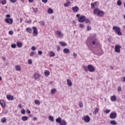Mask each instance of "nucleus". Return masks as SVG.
Masks as SVG:
<instances>
[{
    "instance_id": "obj_1",
    "label": "nucleus",
    "mask_w": 125,
    "mask_h": 125,
    "mask_svg": "<svg viewBox=\"0 0 125 125\" xmlns=\"http://www.w3.org/2000/svg\"><path fill=\"white\" fill-rule=\"evenodd\" d=\"M86 44L89 48H90V47L95 48L100 44L98 40L94 38H88L87 39Z\"/></svg>"
},
{
    "instance_id": "obj_2",
    "label": "nucleus",
    "mask_w": 125,
    "mask_h": 125,
    "mask_svg": "<svg viewBox=\"0 0 125 125\" xmlns=\"http://www.w3.org/2000/svg\"><path fill=\"white\" fill-rule=\"evenodd\" d=\"M112 29L117 34V35H118V36H122V33L121 32V28L119 26H114L112 27Z\"/></svg>"
},
{
    "instance_id": "obj_3",
    "label": "nucleus",
    "mask_w": 125,
    "mask_h": 125,
    "mask_svg": "<svg viewBox=\"0 0 125 125\" xmlns=\"http://www.w3.org/2000/svg\"><path fill=\"white\" fill-rule=\"evenodd\" d=\"M55 35L57 39H63V37H64V34L59 30L56 31Z\"/></svg>"
},
{
    "instance_id": "obj_4",
    "label": "nucleus",
    "mask_w": 125,
    "mask_h": 125,
    "mask_svg": "<svg viewBox=\"0 0 125 125\" xmlns=\"http://www.w3.org/2000/svg\"><path fill=\"white\" fill-rule=\"evenodd\" d=\"M56 123L60 124V125H66L67 122L65 120H61V118L59 117L56 119Z\"/></svg>"
},
{
    "instance_id": "obj_5",
    "label": "nucleus",
    "mask_w": 125,
    "mask_h": 125,
    "mask_svg": "<svg viewBox=\"0 0 125 125\" xmlns=\"http://www.w3.org/2000/svg\"><path fill=\"white\" fill-rule=\"evenodd\" d=\"M76 17H77L78 21L80 23H83V21L85 20V17L84 16H80V14H77L76 15Z\"/></svg>"
},
{
    "instance_id": "obj_6",
    "label": "nucleus",
    "mask_w": 125,
    "mask_h": 125,
    "mask_svg": "<svg viewBox=\"0 0 125 125\" xmlns=\"http://www.w3.org/2000/svg\"><path fill=\"white\" fill-rule=\"evenodd\" d=\"M87 69L89 72H90L91 73H93V72H94V71H95V68L93 65L91 64H89L87 66Z\"/></svg>"
},
{
    "instance_id": "obj_7",
    "label": "nucleus",
    "mask_w": 125,
    "mask_h": 125,
    "mask_svg": "<svg viewBox=\"0 0 125 125\" xmlns=\"http://www.w3.org/2000/svg\"><path fill=\"white\" fill-rule=\"evenodd\" d=\"M82 120H83L85 123H89V122H90V118L88 115H85L82 117Z\"/></svg>"
},
{
    "instance_id": "obj_8",
    "label": "nucleus",
    "mask_w": 125,
    "mask_h": 125,
    "mask_svg": "<svg viewBox=\"0 0 125 125\" xmlns=\"http://www.w3.org/2000/svg\"><path fill=\"white\" fill-rule=\"evenodd\" d=\"M121 45H116L115 46V51L117 52V53H120L121 52Z\"/></svg>"
},
{
    "instance_id": "obj_9",
    "label": "nucleus",
    "mask_w": 125,
    "mask_h": 125,
    "mask_svg": "<svg viewBox=\"0 0 125 125\" xmlns=\"http://www.w3.org/2000/svg\"><path fill=\"white\" fill-rule=\"evenodd\" d=\"M32 29L33 30V35L34 37H36L38 36V29L37 27L33 26L32 27Z\"/></svg>"
},
{
    "instance_id": "obj_10",
    "label": "nucleus",
    "mask_w": 125,
    "mask_h": 125,
    "mask_svg": "<svg viewBox=\"0 0 125 125\" xmlns=\"http://www.w3.org/2000/svg\"><path fill=\"white\" fill-rule=\"evenodd\" d=\"M5 22L8 24H11L13 23V20L11 18H6L5 19Z\"/></svg>"
},
{
    "instance_id": "obj_11",
    "label": "nucleus",
    "mask_w": 125,
    "mask_h": 125,
    "mask_svg": "<svg viewBox=\"0 0 125 125\" xmlns=\"http://www.w3.org/2000/svg\"><path fill=\"white\" fill-rule=\"evenodd\" d=\"M109 117L110 119H116V118H117V113L111 112L109 115Z\"/></svg>"
},
{
    "instance_id": "obj_12",
    "label": "nucleus",
    "mask_w": 125,
    "mask_h": 125,
    "mask_svg": "<svg viewBox=\"0 0 125 125\" xmlns=\"http://www.w3.org/2000/svg\"><path fill=\"white\" fill-rule=\"evenodd\" d=\"M0 104L2 108H4L5 107V102H4V101L2 100H0Z\"/></svg>"
},
{
    "instance_id": "obj_13",
    "label": "nucleus",
    "mask_w": 125,
    "mask_h": 125,
    "mask_svg": "<svg viewBox=\"0 0 125 125\" xmlns=\"http://www.w3.org/2000/svg\"><path fill=\"white\" fill-rule=\"evenodd\" d=\"M6 98H7V99H8V100H11V101H12L14 99L13 96L10 95H7L6 96Z\"/></svg>"
},
{
    "instance_id": "obj_14",
    "label": "nucleus",
    "mask_w": 125,
    "mask_h": 125,
    "mask_svg": "<svg viewBox=\"0 0 125 125\" xmlns=\"http://www.w3.org/2000/svg\"><path fill=\"white\" fill-rule=\"evenodd\" d=\"M71 4V2L69 0H67L66 2L64 4V7H68V6H70V5Z\"/></svg>"
},
{
    "instance_id": "obj_15",
    "label": "nucleus",
    "mask_w": 125,
    "mask_h": 125,
    "mask_svg": "<svg viewBox=\"0 0 125 125\" xmlns=\"http://www.w3.org/2000/svg\"><path fill=\"white\" fill-rule=\"evenodd\" d=\"M98 16H99V17H101L102 16H103V15H104V12H103V11H99V13L98 14Z\"/></svg>"
},
{
    "instance_id": "obj_16",
    "label": "nucleus",
    "mask_w": 125,
    "mask_h": 125,
    "mask_svg": "<svg viewBox=\"0 0 125 125\" xmlns=\"http://www.w3.org/2000/svg\"><path fill=\"white\" fill-rule=\"evenodd\" d=\"M34 78L35 80H38V79H40V74L38 73H35L34 75Z\"/></svg>"
},
{
    "instance_id": "obj_17",
    "label": "nucleus",
    "mask_w": 125,
    "mask_h": 125,
    "mask_svg": "<svg viewBox=\"0 0 125 125\" xmlns=\"http://www.w3.org/2000/svg\"><path fill=\"white\" fill-rule=\"evenodd\" d=\"M72 10L74 12H78L79 11V7L77 6L73 7H72Z\"/></svg>"
},
{
    "instance_id": "obj_18",
    "label": "nucleus",
    "mask_w": 125,
    "mask_h": 125,
    "mask_svg": "<svg viewBox=\"0 0 125 125\" xmlns=\"http://www.w3.org/2000/svg\"><path fill=\"white\" fill-rule=\"evenodd\" d=\"M110 100L112 102H115L117 100V97L115 95L112 96L110 97Z\"/></svg>"
},
{
    "instance_id": "obj_19",
    "label": "nucleus",
    "mask_w": 125,
    "mask_h": 125,
    "mask_svg": "<svg viewBox=\"0 0 125 125\" xmlns=\"http://www.w3.org/2000/svg\"><path fill=\"white\" fill-rule=\"evenodd\" d=\"M66 82L68 86H72L73 84L72 83V82L71 81V80H70L69 79H67Z\"/></svg>"
},
{
    "instance_id": "obj_20",
    "label": "nucleus",
    "mask_w": 125,
    "mask_h": 125,
    "mask_svg": "<svg viewBox=\"0 0 125 125\" xmlns=\"http://www.w3.org/2000/svg\"><path fill=\"white\" fill-rule=\"evenodd\" d=\"M96 3H97V2H95L94 3H91V8L94 9V8H95V6H96Z\"/></svg>"
},
{
    "instance_id": "obj_21",
    "label": "nucleus",
    "mask_w": 125,
    "mask_h": 125,
    "mask_svg": "<svg viewBox=\"0 0 125 125\" xmlns=\"http://www.w3.org/2000/svg\"><path fill=\"white\" fill-rule=\"evenodd\" d=\"M26 32H27V33H29V34H32V28H31L30 27L26 28Z\"/></svg>"
},
{
    "instance_id": "obj_22",
    "label": "nucleus",
    "mask_w": 125,
    "mask_h": 125,
    "mask_svg": "<svg viewBox=\"0 0 125 125\" xmlns=\"http://www.w3.org/2000/svg\"><path fill=\"white\" fill-rule=\"evenodd\" d=\"M15 69L16 71L20 72V71H21V66H20V65H16Z\"/></svg>"
},
{
    "instance_id": "obj_23",
    "label": "nucleus",
    "mask_w": 125,
    "mask_h": 125,
    "mask_svg": "<svg viewBox=\"0 0 125 125\" xmlns=\"http://www.w3.org/2000/svg\"><path fill=\"white\" fill-rule=\"evenodd\" d=\"M99 11H100V10L97 8L94 9L93 10V13L94 14H97V15H98V14L99 12Z\"/></svg>"
},
{
    "instance_id": "obj_24",
    "label": "nucleus",
    "mask_w": 125,
    "mask_h": 125,
    "mask_svg": "<svg viewBox=\"0 0 125 125\" xmlns=\"http://www.w3.org/2000/svg\"><path fill=\"white\" fill-rule=\"evenodd\" d=\"M59 44H61V45H62V46H67V43H66V42H60Z\"/></svg>"
},
{
    "instance_id": "obj_25",
    "label": "nucleus",
    "mask_w": 125,
    "mask_h": 125,
    "mask_svg": "<svg viewBox=\"0 0 125 125\" xmlns=\"http://www.w3.org/2000/svg\"><path fill=\"white\" fill-rule=\"evenodd\" d=\"M47 12L49 14H52L53 13V10L51 8H49L48 9Z\"/></svg>"
},
{
    "instance_id": "obj_26",
    "label": "nucleus",
    "mask_w": 125,
    "mask_h": 125,
    "mask_svg": "<svg viewBox=\"0 0 125 125\" xmlns=\"http://www.w3.org/2000/svg\"><path fill=\"white\" fill-rule=\"evenodd\" d=\"M63 52L66 54L70 53V50L65 48L63 49Z\"/></svg>"
},
{
    "instance_id": "obj_27",
    "label": "nucleus",
    "mask_w": 125,
    "mask_h": 125,
    "mask_svg": "<svg viewBox=\"0 0 125 125\" xmlns=\"http://www.w3.org/2000/svg\"><path fill=\"white\" fill-rule=\"evenodd\" d=\"M44 75L46 77H48V76H49V75H50V73L49 72V71L45 70L44 71Z\"/></svg>"
},
{
    "instance_id": "obj_28",
    "label": "nucleus",
    "mask_w": 125,
    "mask_h": 125,
    "mask_svg": "<svg viewBox=\"0 0 125 125\" xmlns=\"http://www.w3.org/2000/svg\"><path fill=\"white\" fill-rule=\"evenodd\" d=\"M50 57H54L55 56V53L53 51L50 52Z\"/></svg>"
},
{
    "instance_id": "obj_29",
    "label": "nucleus",
    "mask_w": 125,
    "mask_h": 125,
    "mask_svg": "<svg viewBox=\"0 0 125 125\" xmlns=\"http://www.w3.org/2000/svg\"><path fill=\"white\" fill-rule=\"evenodd\" d=\"M22 121H23V122H26V121H28V117L27 116H22L21 117Z\"/></svg>"
},
{
    "instance_id": "obj_30",
    "label": "nucleus",
    "mask_w": 125,
    "mask_h": 125,
    "mask_svg": "<svg viewBox=\"0 0 125 125\" xmlns=\"http://www.w3.org/2000/svg\"><path fill=\"white\" fill-rule=\"evenodd\" d=\"M48 119L49 121H51V122H54V118H53V116L50 115L48 117Z\"/></svg>"
},
{
    "instance_id": "obj_31",
    "label": "nucleus",
    "mask_w": 125,
    "mask_h": 125,
    "mask_svg": "<svg viewBox=\"0 0 125 125\" xmlns=\"http://www.w3.org/2000/svg\"><path fill=\"white\" fill-rule=\"evenodd\" d=\"M17 45L18 47H22V43H21L20 42H17Z\"/></svg>"
},
{
    "instance_id": "obj_32",
    "label": "nucleus",
    "mask_w": 125,
    "mask_h": 125,
    "mask_svg": "<svg viewBox=\"0 0 125 125\" xmlns=\"http://www.w3.org/2000/svg\"><path fill=\"white\" fill-rule=\"evenodd\" d=\"M110 124L111 125H117V122L115 120H111L110 121Z\"/></svg>"
},
{
    "instance_id": "obj_33",
    "label": "nucleus",
    "mask_w": 125,
    "mask_h": 125,
    "mask_svg": "<svg viewBox=\"0 0 125 125\" xmlns=\"http://www.w3.org/2000/svg\"><path fill=\"white\" fill-rule=\"evenodd\" d=\"M104 112L105 114H109V113H110V112H111V110H110V109H105V110H104Z\"/></svg>"
},
{
    "instance_id": "obj_34",
    "label": "nucleus",
    "mask_w": 125,
    "mask_h": 125,
    "mask_svg": "<svg viewBox=\"0 0 125 125\" xmlns=\"http://www.w3.org/2000/svg\"><path fill=\"white\" fill-rule=\"evenodd\" d=\"M99 111V109H98V108L96 107L94 111V114H95V115H96V114H97V113H98Z\"/></svg>"
},
{
    "instance_id": "obj_35",
    "label": "nucleus",
    "mask_w": 125,
    "mask_h": 125,
    "mask_svg": "<svg viewBox=\"0 0 125 125\" xmlns=\"http://www.w3.org/2000/svg\"><path fill=\"white\" fill-rule=\"evenodd\" d=\"M35 104L36 105H40L41 104V102H40V101L36 100L34 101Z\"/></svg>"
},
{
    "instance_id": "obj_36",
    "label": "nucleus",
    "mask_w": 125,
    "mask_h": 125,
    "mask_svg": "<svg viewBox=\"0 0 125 125\" xmlns=\"http://www.w3.org/2000/svg\"><path fill=\"white\" fill-rule=\"evenodd\" d=\"M5 122H6V118L4 117L1 119V123H2V124H4Z\"/></svg>"
},
{
    "instance_id": "obj_37",
    "label": "nucleus",
    "mask_w": 125,
    "mask_h": 125,
    "mask_svg": "<svg viewBox=\"0 0 125 125\" xmlns=\"http://www.w3.org/2000/svg\"><path fill=\"white\" fill-rule=\"evenodd\" d=\"M83 70H84V71H85V72H87V71H88V69L87 68V67H86V66H83Z\"/></svg>"
},
{
    "instance_id": "obj_38",
    "label": "nucleus",
    "mask_w": 125,
    "mask_h": 125,
    "mask_svg": "<svg viewBox=\"0 0 125 125\" xmlns=\"http://www.w3.org/2000/svg\"><path fill=\"white\" fill-rule=\"evenodd\" d=\"M117 4L119 6H121V5H122V1H121V0H118L117 1Z\"/></svg>"
},
{
    "instance_id": "obj_39",
    "label": "nucleus",
    "mask_w": 125,
    "mask_h": 125,
    "mask_svg": "<svg viewBox=\"0 0 125 125\" xmlns=\"http://www.w3.org/2000/svg\"><path fill=\"white\" fill-rule=\"evenodd\" d=\"M25 112L26 111H25V109H22L21 110V114H22V115L25 114Z\"/></svg>"
},
{
    "instance_id": "obj_40",
    "label": "nucleus",
    "mask_w": 125,
    "mask_h": 125,
    "mask_svg": "<svg viewBox=\"0 0 125 125\" xmlns=\"http://www.w3.org/2000/svg\"><path fill=\"white\" fill-rule=\"evenodd\" d=\"M55 91H56V89H52L51 90V94H53Z\"/></svg>"
},
{
    "instance_id": "obj_41",
    "label": "nucleus",
    "mask_w": 125,
    "mask_h": 125,
    "mask_svg": "<svg viewBox=\"0 0 125 125\" xmlns=\"http://www.w3.org/2000/svg\"><path fill=\"white\" fill-rule=\"evenodd\" d=\"M85 23H90V21L88 19H85Z\"/></svg>"
},
{
    "instance_id": "obj_42",
    "label": "nucleus",
    "mask_w": 125,
    "mask_h": 125,
    "mask_svg": "<svg viewBox=\"0 0 125 125\" xmlns=\"http://www.w3.org/2000/svg\"><path fill=\"white\" fill-rule=\"evenodd\" d=\"M1 3H2V5H4V4H6V0H4L1 1Z\"/></svg>"
},
{
    "instance_id": "obj_43",
    "label": "nucleus",
    "mask_w": 125,
    "mask_h": 125,
    "mask_svg": "<svg viewBox=\"0 0 125 125\" xmlns=\"http://www.w3.org/2000/svg\"><path fill=\"white\" fill-rule=\"evenodd\" d=\"M79 106L80 108H82V107L83 106V103L82 102H79Z\"/></svg>"
},
{
    "instance_id": "obj_44",
    "label": "nucleus",
    "mask_w": 125,
    "mask_h": 125,
    "mask_svg": "<svg viewBox=\"0 0 125 125\" xmlns=\"http://www.w3.org/2000/svg\"><path fill=\"white\" fill-rule=\"evenodd\" d=\"M35 54H36V52H31L30 53V56H34V55H35Z\"/></svg>"
},
{
    "instance_id": "obj_45",
    "label": "nucleus",
    "mask_w": 125,
    "mask_h": 125,
    "mask_svg": "<svg viewBox=\"0 0 125 125\" xmlns=\"http://www.w3.org/2000/svg\"><path fill=\"white\" fill-rule=\"evenodd\" d=\"M11 46L12 48H16V44H12Z\"/></svg>"
},
{
    "instance_id": "obj_46",
    "label": "nucleus",
    "mask_w": 125,
    "mask_h": 125,
    "mask_svg": "<svg viewBox=\"0 0 125 125\" xmlns=\"http://www.w3.org/2000/svg\"><path fill=\"white\" fill-rule=\"evenodd\" d=\"M73 56L74 58H77V57L78 56V55L76 53H74L73 54Z\"/></svg>"
},
{
    "instance_id": "obj_47",
    "label": "nucleus",
    "mask_w": 125,
    "mask_h": 125,
    "mask_svg": "<svg viewBox=\"0 0 125 125\" xmlns=\"http://www.w3.org/2000/svg\"><path fill=\"white\" fill-rule=\"evenodd\" d=\"M41 25H42V26H43L44 24H45V22L43 21H41L40 22Z\"/></svg>"
},
{
    "instance_id": "obj_48",
    "label": "nucleus",
    "mask_w": 125,
    "mask_h": 125,
    "mask_svg": "<svg viewBox=\"0 0 125 125\" xmlns=\"http://www.w3.org/2000/svg\"><path fill=\"white\" fill-rule=\"evenodd\" d=\"M90 30H91V26L88 25L87 27V30L90 31Z\"/></svg>"
},
{
    "instance_id": "obj_49",
    "label": "nucleus",
    "mask_w": 125,
    "mask_h": 125,
    "mask_svg": "<svg viewBox=\"0 0 125 125\" xmlns=\"http://www.w3.org/2000/svg\"><path fill=\"white\" fill-rule=\"evenodd\" d=\"M12 3H15L16 1H17V0H9Z\"/></svg>"
},
{
    "instance_id": "obj_50",
    "label": "nucleus",
    "mask_w": 125,
    "mask_h": 125,
    "mask_svg": "<svg viewBox=\"0 0 125 125\" xmlns=\"http://www.w3.org/2000/svg\"><path fill=\"white\" fill-rule=\"evenodd\" d=\"M28 64L31 65V64H32V60L31 59L28 60Z\"/></svg>"
},
{
    "instance_id": "obj_51",
    "label": "nucleus",
    "mask_w": 125,
    "mask_h": 125,
    "mask_svg": "<svg viewBox=\"0 0 125 125\" xmlns=\"http://www.w3.org/2000/svg\"><path fill=\"white\" fill-rule=\"evenodd\" d=\"M79 26H80V28H81L82 29H83V28H84L83 24H79Z\"/></svg>"
},
{
    "instance_id": "obj_52",
    "label": "nucleus",
    "mask_w": 125,
    "mask_h": 125,
    "mask_svg": "<svg viewBox=\"0 0 125 125\" xmlns=\"http://www.w3.org/2000/svg\"><path fill=\"white\" fill-rule=\"evenodd\" d=\"M38 54L39 55H42V51L40 50L38 51Z\"/></svg>"
},
{
    "instance_id": "obj_53",
    "label": "nucleus",
    "mask_w": 125,
    "mask_h": 125,
    "mask_svg": "<svg viewBox=\"0 0 125 125\" xmlns=\"http://www.w3.org/2000/svg\"><path fill=\"white\" fill-rule=\"evenodd\" d=\"M33 11L34 12H38V8H33Z\"/></svg>"
},
{
    "instance_id": "obj_54",
    "label": "nucleus",
    "mask_w": 125,
    "mask_h": 125,
    "mask_svg": "<svg viewBox=\"0 0 125 125\" xmlns=\"http://www.w3.org/2000/svg\"><path fill=\"white\" fill-rule=\"evenodd\" d=\"M31 49L32 50H36V47H35V46H32L31 47Z\"/></svg>"
},
{
    "instance_id": "obj_55",
    "label": "nucleus",
    "mask_w": 125,
    "mask_h": 125,
    "mask_svg": "<svg viewBox=\"0 0 125 125\" xmlns=\"http://www.w3.org/2000/svg\"><path fill=\"white\" fill-rule=\"evenodd\" d=\"M42 1L43 2V3H46L47 2V0H42Z\"/></svg>"
},
{
    "instance_id": "obj_56",
    "label": "nucleus",
    "mask_w": 125,
    "mask_h": 125,
    "mask_svg": "<svg viewBox=\"0 0 125 125\" xmlns=\"http://www.w3.org/2000/svg\"><path fill=\"white\" fill-rule=\"evenodd\" d=\"M9 35H13V31H9Z\"/></svg>"
},
{
    "instance_id": "obj_57",
    "label": "nucleus",
    "mask_w": 125,
    "mask_h": 125,
    "mask_svg": "<svg viewBox=\"0 0 125 125\" xmlns=\"http://www.w3.org/2000/svg\"><path fill=\"white\" fill-rule=\"evenodd\" d=\"M26 113H27V114H31V111H30V110H29V109H27V110H26Z\"/></svg>"
},
{
    "instance_id": "obj_58",
    "label": "nucleus",
    "mask_w": 125,
    "mask_h": 125,
    "mask_svg": "<svg viewBox=\"0 0 125 125\" xmlns=\"http://www.w3.org/2000/svg\"><path fill=\"white\" fill-rule=\"evenodd\" d=\"M118 91H122V87L121 86H119L118 89Z\"/></svg>"
},
{
    "instance_id": "obj_59",
    "label": "nucleus",
    "mask_w": 125,
    "mask_h": 125,
    "mask_svg": "<svg viewBox=\"0 0 125 125\" xmlns=\"http://www.w3.org/2000/svg\"><path fill=\"white\" fill-rule=\"evenodd\" d=\"M6 17H7V18H10V15L9 14L6 15Z\"/></svg>"
},
{
    "instance_id": "obj_60",
    "label": "nucleus",
    "mask_w": 125,
    "mask_h": 125,
    "mask_svg": "<svg viewBox=\"0 0 125 125\" xmlns=\"http://www.w3.org/2000/svg\"><path fill=\"white\" fill-rule=\"evenodd\" d=\"M37 120H38L37 117H33V121H37Z\"/></svg>"
},
{
    "instance_id": "obj_61",
    "label": "nucleus",
    "mask_w": 125,
    "mask_h": 125,
    "mask_svg": "<svg viewBox=\"0 0 125 125\" xmlns=\"http://www.w3.org/2000/svg\"><path fill=\"white\" fill-rule=\"evenodd\" d=\"M18 107L19 108H22V105H21V104H19Z\"/></svg>"
},
{
    "instance_id": "obj_62",
    "label": "nucleus",
    "mask_w": 125,
    "mask_h": 125,
    "mask_svg": "<svg viewBox=\"0 0 125 125\" xmlns=\"http://www.w3.org/2000/svg\"><path fill=\"white\" fill-rule=\"evenodd\" d=\"M60 50V47H59V46H57V50H58V51H59V50Z\"/></svg>"
},
{
    "instance_id": "obj_63",
    "label": "nucleus",
    "mask_w": 125,
    "mask_h": 125,
    "mask_svg": "<svg viewBox=\"0 0 125 125\" xmlns=\"http://www.w3.org/2000/svg\"><path fill=\"white\" fill-rule=\"evenodd\" d=\"M29 2L32 3L34 1V0H28Z\"/></svg>"
},
{
    "instance_id": "obj_64",
    "label": "nucleus",
    "mask_w": 125,
    "mask_h": 125,
    "mask_svg": "<svg viewBox=\"0 0 125 125\" xmlns=\"http://www.w3.org/2000/svg\"><path fill=\"white\" fill-rule=\"evenodd\" d=\"M123 81L125 82V77H123Z\"/></svg>"
}]
</instances>
